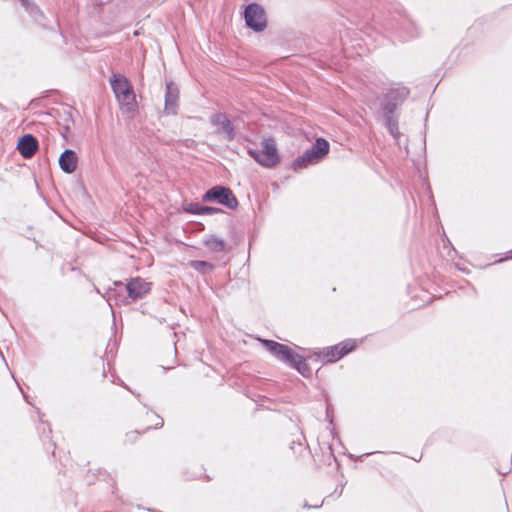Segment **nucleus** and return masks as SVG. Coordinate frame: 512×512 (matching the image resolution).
<instances>
[{
	"mask_svg": "<svg viewBox=\"0 0 512 512\" xmlns=\"http://www.w3.org/2000/svg\"><path fill=\"white\" fill-rule=\"evenodd\" d=\"M203 202H217L229 209H236L238 200L230 188L225 186H214L202 196Z\"/></svg>",
	"mask_w": 512,
	"mask_h": 512,
	"instance_id": "5",
	"label": "nucleus"
},
{
	"mask_svg": "<svg viewBox=\"0 0 512 512\" xmlns=\"http://www.w3.org/2000/svg\"><path fill=\"white\" fill-rule=\"evenodd\" d=\"M78 157L75 151L66 149L59 157V166L65 173L71 174L77 169Z\"/></svg>",
	"mask_w": 512,
	"mask_h": 512,
	"instance_id": "12",
	"label": "nucleus"
},
{
	"mask_svg": "<svg viewBox=\"0 0 512 512\" xmlns=\"http://www.w3.org/2000/svg\"><path fill=\"white\" fill-rule=\"evenodd\" d=\"M203 244L212 252L221 253L226 250V242L215 235L205 236Z\"/></svg>",
	"mask_w": 512,
	"mask_h": 512,
	"instance_id": "14",
	"label": "nucleus"
},
{
	"mask_svg": "<svg viewBox=\"0 0 512 512\" xmlns=\"http://www.w3.org/2000/svg\"><path fill=\"white\" fill-rule=\"evenodd\" d=\"M245 24L254 32H262L267 27V17L264 8L256 3H250L244 10Z\"/></svg>",
	"mask_w": 512,
	"mask_h": 512,
	"instance_id": "4",
	"label": "nucleus"
},
{
	"mask_svg": "<svg viewBox=\"0 0 512 512\" xmlns=\"http://www.w3.org/2000/svg\"><path fill=\"white\" fill-rule=\"evenodd\" d=\"M20 1L28 12H30L32 14L39 12L38 8L34 4H32L29 0H20Z\"/></svg>",
	"mask_w": 512,
	"mask_h": 512,
	"instance_id": "19",
	"label": "nucleus"
},
{
	"mask_svg": "<svg viewBox=\"0 0 512 512\" xmlns=\"http://www.w3.org/2000/svg\"><path fill=\"white\" fill-rule=\"evenodd\" d=\"M393 94L394 92L391 93V95ZM396 94V96H391V100L388 101V103H386V105L384 106V117L388 115L392 116L398 105V102H402L407 97L408 90L406 88H401L396 91Z\"/></svg>",
	"mask_w": 512,
	"mask_h": 512,
	"instance_id": "13",
	"label": "nucleus"
},
{
	"mask_svg": "<svg viewBox=\"0 0 512 512\" xmlns=\"http://www.w3.org/2000/svg\"><path fill=\"white\" fill-rule=\"evenodd\" d=\"M304 507L305 508H310L311 506H309L307 503L304 504Z\"/></svg>",
	"mask_w": 512,
	"mask_h": 512,
	"instance_id": "23",
	"label": "nucleus"
},
{
	"mask_svg": "<svg viewBox=\"0 0 512 512\" xmlns=\"http://www.w3.org/2000/svg\"><path fill=\"white\" fill-rule=\"evenodd\" d=\"M185 211L195 215H212L222 212V209L210 206H203L198 203H190Z\"/></svg>",
	"mask_w": 512,
	"mask_h": 512,
	"instance_id": "15",
	"label": "nucleus"
},
{
	"mask_svg": "<svg viewBox=\"0 0 512 512\" xmlns=\"http://www.w3.org/2000/svg\"><path fill=\"white\" fill-rule=\"evenodd\" d=\"M179 89L173 82L166 84L164 112L167 115H175L178 109Z\"/></svg>",
	"mask_w": 512,
	"mask_h": 512,
	"instance_id": "10",
	"label": "nucleus"
},
{
	"mask_svg": "<svg viewBox=\"0 0 512 512\" xmlns=\"http://www.w3.org/2000/svg\"><path fill=\"white\" fill-rule=\"evenodd\" d=\"M114 294H115V291H114V290H110V291L107 293V295H108V297H107V302H108V304H109L111 307H112V305H113V304H112V301H113V296H114Z\"/></svg>",
	"mask_w": 512,
	"mask_h": 512,
	"instance_id": "20",
	"label": "nucleus"
},
{
	"mask_svg": "<svg viewBox=\"0 0 512 512\" xmlns=\"http://www.w3.org/2000/svg\"><path fill=\"white\" fill-rule=\"evenodd\" d=\"M111 88L124 113H134L137 109L136 96L128 79L121 74L110 78Z\"/></svg>",
	"mask_w": 512,
	"mask_h": 512,
	"instance_id": "1",
	"label": "nucleus"
},
{
	"mask_svg": "<svg viewBox=\"0 0 512 512\" xmlns=\"http://www.w3.org/2000/svg\"><path fill=\"white\" fill-rule=\"evenodd\" d=\"M190 267L202 274H207L214 269V265L207 261L193 260L189 263Z\"/></svg>",
	"mask_w": 512,
	"mask_h": 512,
	"instance_id": "17",
	"label": "nucleus"
},
{
	"mask_svg": "<svg viewBox=\"0 0 512 512\" xmlns=\"http://www.w3.org/2000/svg\"><path fill=\"white\" fill-rule=\"evenodd\" d=\"M385 121H386V125L388 127L389 132L391 133V135H393L396 138L399 134L396 121H394L393 117L390 115L385 117Z\"/></svg>",
	"mask_w": 512,
	"mask_h": 512,
	"instance_id": "18",
	"label": "nucleus"
},
{
	"mask_svg": "<svg viewBox=\"0 0 512 512\" xmlns=\"http://www.w3.org/2000/svg\"><path fill=\"white\" fill-rule=\"evenodd\" d=\"M288 364L295 368L303 376L307 377L311 373V369L306 363V360L295 352L293 353V359L289 360Z\"/></svg>",
	"mask_w": 512,
	"mask_h": 512,
	"instance_id": "16",
	"label": "nucleus"
},
{
	"mask_svg": "<svg viewBox=\"0 0 512 512\" xmlns=\"http://www.w3.org/2000/svg\"><path fill=\"white\" fill-rule=\"evenodd\" d=\"M38 140L31 134H25L19 138L17 149L20 155L25 159L32 158L38 151Z\"/></svg>",
	"mask_w": 512,
	"mask_h": 512,
	"instance_id": "11",
	"label": "nucleus"
},
{
	"mask_svg": "<svg viewBox=\"0 0 512 512\" xmlns=\"http://www.w3.org/2000/svg\"><path fill=\"white\" fill-rule=\"evenodd\" d=\"M249 155L253 157L260 165L272 168L279 162V156L274 139H264L262 142V150L249 149Z\"/></svg>",
	"mask_w": 512,
	"mask_h": 512,
	"instance_id": "3",
	"label": "nucleus"
},
{
	"mask_svg": "<svg viewBox=\"0 0 512 512\" xmlns=\"http://www.w3.org/2000/svg\"><path fill=\"white\" fill-rule=\"evenodd\" d=\"M152 416H154V417H156L158 419V421L154 424V428L157 429V428L162 427L163 426V419L160 418L158 415H154L153 414Z\"/></svg>",
	"mask_w": 512,
	"mask_h": 512,
	"instance_id": "21",
	"label": "nucleus"
},
{
	"mask_svg": "<svg viewBox=\"0 0 512 512\" xmlns=\"http://www.w3.org/2000/svg\"><path fill=\"white\" fill-rule=\"evenodd\" d=\"M210 123L216 127V134L221 135L226 141L235 139L234 127L225 113H214L210 116Z\"/></svg>",
	"mask_w": 512,
	"mask_h": 512,
	"instance_id": "6",
	"label": "nucleus"
},
{
	"mask_svg": "<svg viewBox=\"0 0 512 512\" xmlns=\"http://www.w3.org/2000/svg\"><path fill=\"white\" fill-rule=\"evenodd\" d=\"M263 346L277 359L288 364L293 359L294 351L288 346L273 340H261Z\"/></svg>",
	"mask_w": 512,
	"mask_h": 512,
	"instance_id": "9",
	"label": "nucleus"
},
{
	"mask_svg": "<svg viewBox=\"0 0 512 512\" xmlns=\"http://www.w3.org/2000/svg\"><path fill=\"white\" fill-rule=\"evenodd\" d=\"M0 110H5V107L0 103Z\"/></svg>",
	"mask_w": 512,
	"mask_h": 512,
	"instance_id": "22",
	"label": "nucleus"
},
{
	"mask_svg": "<svg viewBox=\"0 0 512 512\" xmlns=\"http://www.w3.org/2000/svg\"><path fill=\"white\" fill-rule=\"evenodd\" d=\"M329 143L324 138H318L316 142L307 149L303 155L293 161L294 170L307 167L310 164L317 163L329 152Z\"/></svg>",
	"mask_w": 512,
	"mask_h": 512,
	"instance_id": "2",
	"label": "nucleus"
},
{
	"mask_svg": "<svg viewBox=\"0 0 512 512\" xmlns=\"http://www.w3.org/2000/svg\"><path fill=\"white\" fill-rule=\"evenodd\" d=\"M355 348V342L346 341L331 347H327L319 356L326 362H335Z\"/></svg>",
	"mask_w": 512,
	"mask_h": 512,
	"instance_id": "8",
	"label": "nucleus"
},
{
	"mask_svg": "<svg viewBox=\"0 0 512 512\" xmlns=\"http://www.w3.org/2000/svg\"><path fill=\"white\" fill-rule=\"evenodd\" d=\"M115 285L126 290L128 297L131 298L132 301L142 299L151 289V284L139 277L131 279L125 286L120 282H116Z\"/></svg>",
	"mask_w": 512,
	"mask_h": 512,
	"instance_id": "7",
	"label": "nucleus"
}]
</instances>
